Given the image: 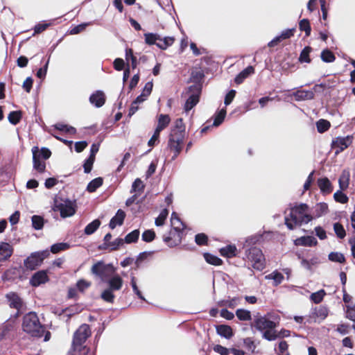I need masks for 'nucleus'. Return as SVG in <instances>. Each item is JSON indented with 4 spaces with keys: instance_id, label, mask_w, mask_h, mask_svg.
<instances>
[{
    "instance_id": "f257e3e1",
    "label": "nucleus",
    "mask_w": 355,
    "mask_h": 355,
    "mask_svg": "<svg viewBox=\"0 0 355 355\" xmlns=\"http://www.w3.org/2000/svg\"><path fill=\"white\" fill-rule=\"evenodd\" d=\"M312 220L309 211V206L301 203L290 209V212L286 215L285 225L289 230H293L296 226L306 224Z\"/></svg>"
},
{
    "instance_id": "f03ea898",
    "label": "nucleus",
    "mask_w": 355,
    "mask_h": 355,
    "mask_svg": "<svg viewBox=\"0 0 355 355\" xmlns=\"http://www.w3.org/2000/svg\"><path fill=\"white\" fill-rule=\"evenodd\" d=\"M277 318L270 320L267 317H258L254 321V327L263 332V338L268 340H275L277 338V331L275 328L278 324Z\"/></svg>"
},
{
    "instance_id": "7ed1b4c3",
    "label": "nucleus",
    "mask_w": 355,
    "mask_h": 355,
    "mask_svg": "<svg viewBox=\"0 0 355 355\" xmlns=\"http://www.w3.org/2000/svg\"><path fill=\"white\" fill-rule=\"evenodd\" d=\"M23 330L34 337H41L44 327L41 324L35 312H28L23 319Z\"/></svg>"
},
{
    "instance_id": "20e7f679",
    "label": "nucleus",
    "mask_w": 355,
    "mask_h": 355,
    "mask_svg": "<svg viewBox=\"0 0 355 355\" xmlns=\"http://www.w3.org/2000/svg\"><path fill=\"white\" fill-rule=\"evenodd\" d=\"M104 283L107 285V288L102 292L101 297L107 302H113L115 297L114 292L120 291L122 288L123 280L116 272Z\"/></svg>"
},
{
    "instance_id": "39448f33",
    "label": "nucleus",
    "mask_w": 355,
    "mask_h": 355,
    "mask_svg": "<svg viewBox=\"0 0 355 355\" xmlns=\"http://www.w3.org/2000/svg\"><path fill=\"white\" fill-rule=\"evenodd\" d=\"M244 259L254 269L261 271L266 267L265 257L259 248H248L245 249Z\"/></svg>"
},
{
    "instance_id": "423d86ee",
    "label": "nucleus",
    "mask_w": 355,
    "mask_h": 355,
    "mask_svg": "<svg viewBox=\"0 0 355 355\" xmlns=\"http://www.w3.org/2000/svg\"><path fill=\"white\" fill-rule=\"evenodd\" d=\"M91 272L105 282L116 272V268L112 263H105L103 261H98L92 266Z\"/></svg>"
},
{
    "instance_id": "0eeeda50",
    "label": "nucleus",
    "mask_w": 355,
    "mask_h": 355,
    "mask_svg": "<svg viewBox=\"0 0 355 355\" xmlns=\"http://www.w3.org/2000/svg\"><path fill=\"white\" fill-rule=\"evenodd\" d=\"M91 335V330L89 325L82 324L74 333L72 349L73 351L83 352V348L85 347L83 344Z\"/></svg>"
},
{
    "instance_id": "6e6552de",
    "label": "nucleus",
    "mask_w": 355,
    "mask_h": 355,
    "mask_svg": "<svg viewBox=\"0 0 355 355\" xmlns=\"http://www.w3.org/2000/svg\"><path fill=\"white\" fill-rule=\"evenodd\" d=\"M49 251L48 250L33 252L24 260V266L28 269L35 270L42 264L44 259L49 257Z\"/></svg>"
},
{
    "instance_id": "1a4fd4ad",
    "label": "nucleus",
    "mask_w": 355,
    "mask_h": 355,
    "mask_svg": "<svg viewBox=\"0 0 355 355\" xmlns=\"http://www.w3.org/2000/svg\"><path fill=\"white\" fill-rule=\"evenodd\" d=\"M76 202L70 200H65L63 202H55L54 210L58 211L62 218L72 216L76 213Z\"/></svg>"
},
{
    "instance_id": "9d476101",
    "label": "nucleus",
    "mask_w": 355,
    "mask_h": 355,
    "mask_svg": "<svg viewBox=\"0 0 355 355\" xmlns=\"http://www.w3.org/2000/svg\"><path fill=\"white\" fill-rule=\"evenodd\" d=\"M201 89V85L199 84L193 85L188 87L189 96L184 104L185 112L190 111L198 103Z\"/></svg>"
},
{
    "instance_id": "9b49d317",
    "label": "nucleus",
    "mask_w": 355,
    "mask_h": 355,
    "mask_svg": "<svg viewBox=\"0 0 355 355\" xmlns=\"http://www.w3.org/2000/svg\"><path fill=\"white\" fill-rule=\"evenodd\" d=\"M185 137L178 135H169L168 142V148L173 152V155L171 157L172 160H175L182 150V146Z\"/></svg>"
},
{
    "instance_id": "f8f14e48",
    "label": "nucleus",
    "mask_w": 355,
    "mask_h": 355,
    "mask_svg": "<svg viewBox=\"0 0 355 355\" xmlns=\"http://www.w3.org/2000/svg\"><path fill=\"white\" fill-rule=\"evenodd\" d=\"M352 138L349 136L345 137H338L332 141V148L336 149L335 153L337 155L346 149L352 143Z\"/></svg>"
},
{
    "instance_id": "ddd939ff",
    "label": "nucleus",
    "mask_w": 355,
    "mask_h": 355,
    "mask_svg": "<svg viewBox=\"0 0 355 355\" xmlns=\"http://www.w3.org/2000/svg\"><path fill=\"white\" fill-rule=\"evenodd\" d=\"M49 280L46 270H40L35 272L30 279V284L33 286H39L42 284H44Z\"/></svg>"
},
{
    "instance_id": "4468645a",
    "label": "nucleus",
    "mask_w": 355,
    "mask_h": 355,
    "mask_svg": "<svg viewBox=\"0 0 355 355\" xmlns=\"http://www.w3.org/2000/svg\"><path fill=\"white\" fill-rule=\"evenodd\" d=\"M295 31V28H288L286 30H284L279 35L276 36L274 37L268 44V46L270 47H274L276 45H277L280 42H282L284 40H286L292 37L294 34V32Z\"/></svg>"
},
{
    "instance_id": "2eb2a0df",
    "label": "nucleus",
    "mask_w": 355,
    "mask_h": 355,
    "mask_svg": "<svg viewBox=\"0 0 355 355\" xmlns=\"http://www.w3.org/2000/svg\"><path fill=\"white\" fill-rule=\"evenodd\" d=\"M10 307L17 311H20L23 306V301L21 297L15 293H10L6 295Z\"/></svg>"
},
{
    "instance_id": "dca6fc26",
    "label": "nucleus",
    "mask_w": 355,
    "mask_h": 355,
    "mask_svg": "<svg viewBox=\"0 0 355 355\" xmlns=\"http://www.w3.org/2000/svg\"><path fill=\"white\" fill-rule=\"evenodd\" d=\"M89 102L96 107H102L105 103L104 92L101 90H97L90 96Z\"/></svg>"
},
{
    "instance_id": "f3484780",
    "label": "nucleus",
    "mask_w": 355,
    "mask_h": 355,
    "mask_svg": "<svg viewBox=\"0 0 355 355\" xmlns=\"http://www.w3.org/2000/svg\"><path fill=\"white\" fill-rule=\"evenodd\" d=\"M37 147L34 146L32 148L33 153V168L36 170L38 173H44L46 169V164L44 161L39 159L37 156Z\"/></svg>"
},
{
    "instance_id": "a211bd4d",
    "label": "nucleus",
    "mask_w": 355,
    "mask_h": 355,
    "mask_svg": "<svg viewBox=\"0 0 355 355\" xmlns=\"http://www.w3.org/2000/svg\"><path fill=\"white\" fill-rule=\"evenodd\" d=\"M13 252L12 247L8 243L1 242L0 243V261H4L8 259Z\"/></svg>"
},
{
    "instance_id": "6ab92c4d",
    "label": "nucleus",
    "mask_w": 355,
    "mask_h": 355,
    "mask_svg": "<svg viewBox=\"0 0 355 355\" xmlns=\"http://www.w3.org/2000/svg\"><path fill=\"white\" fill-rule=\"evenodd\" d=\"M125 217V212L121 209H119L116 211V215L111 218L110 223H109V227L112 230H113L117 225H119V226L121 225L123 223Z\"/></svg>"
},
{
    "instance_id": "aec40b11",
    "label": "nucleus",
    "mask_w": 355,
    "mask_h": 355,
    "mask_svg": "<svg viewBox=\"0 0 355 355\" xmlns=\"http://www.w3.org/2000/svg\"><path fill=\"white\" fill-rule=\"evenodd\" d=\"M317 184H318V187L320 189V191L322 193H324V194L330 193L333 190V187L331 185V182L326 177L319 178L317 180Z\"/></svg>"
},
{
    "instance_id": "412c9836",
    "label": "nucleus",
    "mask_w": 355,
    "mask_h": 355,
    "mask_svg": "<svg viewBox=\"0 0 355 355\" xmlns=\"http://www.w3.org/2000/svg\"><path fill=\"white\" fill-rule=\"evenodd\" d=\"M170 135L185 137V125L182 119L179 118L175 120Z\"/></svg>"
},
{
    "instance_id": "4be33fe9",
    "label": "nucleus",
    "mask_w": 355,
    "mask_h": 355,
    "mask_svg": "<svg viewBox=\"0 0 355 355\" xmlns=\"http://www.w3.org/2000/svg\"><path fill=\"white\" fill-rule=\"evenodd\" d=\"M263 239L262 234H256L252 236H248L245 239V241L243 243V249H247L248 248H256L254 246L257 243H260Z\"/></svg>"
},
{
    "instance_id": "5701e85b",
    "label": "nucleus",
    "mask_w": 355,
    "mask_h": 355,
    "mask_svg": "<svg viewBox=\"0 0 355 355\" xmlns=\"http://www.w3.org/2000/svg\"><path fill=\"white\" fill-rule=\"evenodd\" d=\"M254 73V69L252 66H249L241 71L235 78L234 81L236 84H241L250 75Z\"/></svg>"
},
{
    "instance_id": "b1692460",
    "label": "nucleus",
    "mask_w": 355,
    "mask_h": 355,
    "mask_svg": "<svg viewBox=\"0 0 355 355\" xmlns=\"http://www.w3.org/2000/svg\"><path fill=\"white\" fill-rule=\"evenodd\" d=\"M297 257L301 260V266L308 270H311L313 266H316L320 263L319 259L316 257H312L309 260L303 258L300 254H298Z\"/></svg>"
},
{
    "instance_id": "393cba45",
    "label": "nucleus",
    "mask_w": 355,
    "mask_h": 355,
    "mask_svg": "<svg viewBox=\"0 0 355 355\" xmlns=\"http://www.w3.org/2000/svg\"><path fill=\"white\" fill-rule=\"evenodd\" d=\"M297 101L311 100L314 98V93L309 90H298L293 94Z\"/></svg>"
},
{
    "instance_id": "a878e982",
    "label": "nucleus",
    "mask_w": 355,
    "mask_h": 355,
    "mask_svg": "<svg viewBox=\"0 0 355 355\" xmlns=\"http://www.w3.org/2000/svg\"><path fill=\"white\" fill-rule=\"evenodd\" d=\"M318 243L316 239L311 236H302L295 241V244L303 246H314Z\"/></svg>"
},
{
    "instance_id": "bb28decb",
    "label": "nucleus",
    "mask_w": 355,
    "mask_h": 355,
    "mask_svg": "<svg viewBox=\"0 0 355 355\" xmlns=\"http://www.w3.org/2000/svg\"><path fill=\"white\" fill-rule=\"evenodd\" d=\"M349 177V171L348 170H343L338 180L339 187L341 190H345L348 188Z\"/></svg>"
},
{
    "instance_id": "cd10ccee",
    "label": "nucleus",
    "mask_w": 355,
    "mask_h": 355,
    "mask_svg": "<svg viewBox=\"0 0 355 355\" xmlns=\"http://www.w3.org/2000/svg\"><path fill=\"white\" fill-rule=\"evenodd\" d=\"M171 224L173 226V230L177 232H180L185 228L184 224L175 212H173L171 214Z\"/></svg>"
},
{
    "instance_id": "c85d7f7f",
    "label": "nucleus",
    "mask_w": 355,
    "mask_h": 355,
    "mask_svg": "<svg viewBox=\"0 0 355 355\" xmlns=\"http://www.w3.org/2000/svg\"><path fill=\"white\" fill-rule=\"evenodd\" d=\"M101 223L99 219H95L89 223L84 230V233L86 235H91L94 234L100 227Z\"/></svg>"
},
{
    "instance_id": "c756f323",
    "label": "nucleus",
    "mask_w": 355,
    "mask_h": 355,
    "mask_svg": "<svg viewBox=\"0 0 355 355\" xmlns=\"http://www.w3.org/2000/svg\"><path fill=\"white\" fill-rule=\"evenodd\" d=\"M217 333L226 338H230L232 336V330L227 325L220 324L216 327Z\"/></svg>"
},
{
    "instance_id": "7c9ffc66",
    "label": "nucleus",
    "mask_w": 355,
    "mask_h": 355,
    "mask_svg": "<svg viewBox=\"0 0 355 355\" xmlns=\"http://www.w3.org/2000/svg\"><path fill=\"white\" fill-rule=\"evenodd\" d=\"M103 182V180L102 178H96L89 182L87 187V191L93 193L96 191L98 188H99Z\"/></svg>"
},
{
    "instance_id": "2f4dec72",
    "label": "nucleus",
    "mask_w": 355,
    "mask_h": 355,
    "mask_svg": "<svg viewBox=\"0 0 355 355\" xmlns=\"http://www.w3.org/2000/svg\"><path fill=\"white\" fill-rule=\"evenodd\" d=\"M236 248L235 245H229L220 250V253L222 256L228 258L233 257L236 255Z\"/></svg>"
},
{
    "instance_id": "473e14b6",
    "label": "nucleus",
    "mask_w": 355,
    "mask_h": 355,
    "mask_svg": "<svg viewBox=\"0 0 355 355\" xmlns=\"http://www.w3.org/2000/svg\"><path fill=\"white\" fill-rule=\"evenodd\" d=\"M174 41L175 40L173 37H164V38L160 37V40H159L157 46L160 49L165 50L168 46H171Z\"/></svg>"
},
{
    "instance_id": "72a5a7b5",
    "label": "nucleus",
    "mask_w": 355,
    "mask_h": 355,
    "mask_svg": "<svg viewBox=\"0 0 355 355\" xmlns=\"http://www.w3.org/2000/svg\"><path fill=\"white\" fill-rule=\"evenodd\" d=\"M53 127L55 129L59 131L64 132L70 135H75L76 133V130L75 128L62 123H58L55 124Z\"/></svg>"
},
{
    "instance_id": "f704fd0d",
    "label": "nucleus",
    "mask_w": 355,
    "mask_h": 355,
    "mask_svg": "<svg viewBox=\"0 0 355 355\" xmlns=\"http://www.w3.org/2000/svg\"><path fill=\"white\" fill-rule=\"evenodd\" d=\"M145 42L148 45H153L157 44L160 40V35L157 33H147L144 34Z\"/></svg>"
},
{
    "instance_id": "c9c22d12",
    "label": "nucleus",
    "mask_w": 355,
    "mask_h": 355,
    "mask_svg": "<svg viewBox=\"0 0 355 355\" xmlns=\"http://www.w3.org/2000/svg\"><path fill=\"white\" fill-rule=\"evenodd\" d=\"M328 211V205L325 202H320L316 204L314 207V214L316 217L326 214Z\"/></svg>"
},
{
    "instance_id": "e433bc0d",
    "label": "nucleus",
    "mask_w": 355,
    "mask_h": 355,
    "mask_svg": "<svg viewBox=\"0 0 355 355\" xmlns=\"http://www.w3.org/2000/svg\"><path fill=\"white\" fill-rule=\"evenodd\" d=\"M171 121V119L168 114H160L158 119V124L157 128L163 130L166 128Z\"/></svg>"
},
{
    "instance_id": "4c0bfd02",
    "label": "nucleus",
    "mask_w": 355,
    "mask_h": 355,
    "mask_svg": "<svg viewBox=\"0 0 355 355\" xmlns=\"http://www.w3.org/2000/svg\"><path fill=\"white\" fill-rule=\"evenodd\" d=\"M266 279L274 280L275 286H277L282 282L284 279V275L281 272L275 270L272 273L266 275Z\"/></svg>"
},
{
    "instance_id": "58836bf2",
    "label": "nucleus",
    "mask_w": 355,
    "mask_h": 355,
    "mask_svg": "<svg viewBox=\"0 0 355 355\" xmlns=\"http://www.w3.org/2000/svg\"><path fill=\"white\" fill-rule=\"evenodd\" d=\"M329 260L332 262H337L343 263L345 262V257L344 254L338 252H332L328 255Z\"/></svg>"
},
{
    "instance_id": "ea45409f",
    "label": "nucleus",
    "mask_w": 355,
    "mask_h": 355,
    "mask_svg": "<svg viewBox=\"0 0 355 355\" xmlns=\"http://www.w3.org/2000/svg\"><path fill=\"white\" fill-rule=\"evenodd\" d=\"M312 51V48L310 46H305L303 50L301 51L299 61L301 63L306 62L309 63L311 62V59L309 58V54Z\"/></svg>"
},
{
    "instance_id": "a19ab883",
    "label": "nucleus",
    "mask_w": 355,
    "mask_h": 355,
    "mask_svg": "<svg viewBox=\"0 0 355 355\" xmlns=\"http://www.w3.org/2000/svg\"><path fill=\"white\" fill-rule=\"evenodd\" d=\"M241 300L238 297H234L223 302L224 307L220 311H227V309H234Z\"/></svg>"
},
{
    "instance_id": "79ce46f5",
    "label": "nucleus",
    "mask_w": 355,
    "mask_h": 355,
    "mask_svg": "<svg viewBox=\"0 0 355 355\" xmlns=\"http://www.w3.org/2000/svg\"><path fill=\"white\" fill-rule=\"evenodd\" d=\"M325 295H326L325 291L323 289H321L317 292L311 293L310 295V300L311 302H314L315 304H319L322 301V300Z\"/></svg>"
},
{
    "instance_id": "37998d69",
    "label": "nucleus",
    "mask_w": 355,
    "mask_h": 355,
    "mask_svg": "<svg viewBox=\"0 0 355 355\" xmlns=\"http://www.w3.org/2000/svg\"><path fill=\"white\" fill-rule=\"evenodd\" d=\"M13 325L10 322L4 324L0 327V340L6 338L10 331L13 330Z\"/></svg>"
},
{
    "instance_id": "c03bdc74",
    "label": "nucleus",
    "mask_w": 355,
    "mask_h": 355,
    "mask_svg": "<svg viewBox=\"0 0 355 355\" xmlns=\"http://www.w3.org/2000/svg\"><path fill=\"white\" fill-rule=\"evenodd\" d=\"M21 116V112L12 111L10 112L8 114V119L11 124L17 125L18 123H19Z\"/></svg>"
},
{
    "instance_id": "a18cd8bd",
    "label": "nucleus",
    "mask_w": 355,
    "mask_h": 355,
    "mask_svg": "<svg viewBox=\"0 0 355 355\" xmlns=\"http://www.w3.org/2000/svg\"><path fill=\"white\" fill-rule=\"evenodd\" d=\"M91 282L81 279L76 282V289H78L79 293H83L91 286Z\"/></svg>"
},
{
    "instance_id": "49530a36",
    "label": "nucleus",
    "mask_w": 355,
    "mask_h": 355,
    "mask_svg": "<svg viewBox=\"0 0 355 355\" xmlns=\"http://www.w3.org/2000/svg\"><path fill=\"white\" fill-rule=\"evenodd\" d=\"M139 230H135L132 232L128 234L125 239H123L124 242L126 243H135L137 241L139 236Z\"/></svg>"
},
{
    "instance_id": "de8ad7c7",
    "label": "nucleus",
    "mask_w": 355,
    "mask_h": 355,
    "mask_svg": "<svg viewBox=\"0 0 355 355\" xmlns=\"http://www.w3.org/2000/svg\"><path fill=\"white\" fill-rule=\"evenodd\" d=\"M321 59L324 62H332L335 60L334 54L329 49H324L321 52Z\"/></svg>"
},
{
    "instance_id": "09e8293b",
    "label": "nucleus",
    "mask_w": 355,
    "mask_h": 355,
    "mask_svg": "<svg viewBox=\"0 0 355 355\" xmlns=\"http://www.w3.org/2000/svg\"><path fill=\"white\" fill-rule=\"evenodd\" d=\"M32 225L35 230H40L44 226V219L42 216L34 215L32 216Z\"/></svg>"
},
{
    "instance_id": "8fccbe9b",
    "label": "nucleus",
    "mask_w": 355,
    "mask_h": 355,
    "mask_svg": "<svg viewBox=\"0 0 355 355\" xmlns=\"http://www.w3.org/2000/svg\"><path fill=\"white\" fill-rule=\"evenodd\" d=\"M330 123L325 119H320L316 122L317 130L320 133H323L330 128Z\"/></svg>"
},
{
    "instance_id": "3c124183",
    "label": "nucleus",
    "mask_w": 355,
    "mask_h": 355,
    "mask_svg": "<svg viewBox=\"0 0 355 355\" xmlns=\"http://www.w3.org/2000/svg\"><path fill=\"white\" fill-rule=\"evenodd\" d=\"M204 257L207 263L214 266H219L222 263L220 258L210 253H205Z\"/></svg>"
},
{
    "instance_id": "603ef678",
    "label": "nucleus",
    "mask_w": 355,
    "mask_h": 355,
    "mask_svg": "<svg viewBox=\"0 0 355 355\" xmlns=\"http://www.w3.org/2000/svg\"><path fill=\"white\" fill-rule=\"evenodd\" d=\"M69 248V244L67 243H58L51 246V252L53 254L58 253L60 251H64Z\"/></svg>"
},
{
    "instance_id": "864d4df0",
    "label": "nucleus",
    "mask_w": 355,
    "mask_h": 355,
    "mask_svg": "<svg viewBox=\"0 0 355 355\" xmlns=\"http://www.w3.org/2000/svg\"><path fill=\"white\" fill-rule=\"evenodd\" d=\"M168 214L167 209H164L161 211L157 218H155V224L156 226H162L164 225L165 220Z\"/></svg>"
},
{
    "instance_id": "5fc2aeb1",
    "label": "nucleus",
    "mask_w": 355,
    "mask_h": 355,
    "mask_svg": "<svg viewBox=\"0 0 355 355\" xmlns=\"http://www.w3.org/2000/svg\"><path fill=\"white\" fill-rule=\"evenodd\" d=\"M144 187L143 182L139 178H137L132 183L131 192H137L140 194L143 192Z\"/></svg>"
},
{
    "instance_id": "6e6d98bb",
    "label": "nucleus",
    "mask_w": 355,
    "mask_h": 355,
    "mask_svg": "<svg viewBox=\"0 0 355 355\" xmlns=\"http://www.w3.org/2000/svg\"><path fill=\"white\" fill-rule=\"evenodd\" d=\"M226 115V110L222 109L220 110L215 116L213 125L218 126L220 125L225 119Z\"/></svg>"
},
{
    "instance_id": "4d7b16f0",
    "label": "nucleus",
    "mask_w": 355,
    "mask_h": 355,
    "mask_svg": "<svg viewBox=\"0 0 355 355\" xmlns=\"http://www.w3.org/2000/svg\"><path fill=\"white\" fill-rule=\"evenodd\" d=\"M299 27L300 31H304L306 36H309L311 34V28L309 21L306 19H302L299 23Z\"/></svg>"
},
{
    "instance_id": "13d9d810",
    "label": "nucleus",
    "mask_w": 355,
    "mask_h": 355,
    "mask_svg": "<svg viewBox=\"0 0 355 355\" xmlns=\"http://www.w3.org/2000/svg\"><path fill=\"white\" fill-rule=\"evenodd\" d=\"M142 240L149 243L153 241L155 238V233L153 230H148L144 232L141 235Z\"/></svg>"
},
{
    "instance_id": "bf43d9fd",
    "label": "nucleus",
    "mask_w": 355,
    "mask_h": 355,
    "mask_svg": "<svg viewBox=\"0 0 355 355\" xmlns=\"http://www.w3.org/2000/svg\"><path fill=\"white\" fill-rule=\"evenodd\" d=\"M334 232H335L336 236L339 239H343L345 236V235H346L345 230L343 226L340 223H336L334 225Z\"/></svg>"
},
{
    "instance_id": "052dcab7",
    "label": "nucleus",
    "mask_w": 355,
    "mask_h": 355,
    "mask_svg": "<svg viewBox=\"0 0 355 355\" xmlns=\"http://www.w3.org/2000/svg\"><path fill=\"white\" fill-rule=\"evenodd\" d=\"M204 78V73L200 71H193L191 75V81L194 83V85L200 84V81Z\"/></svg>"
},
{
    "instance_id": "680f3d73",
    "label": "nucleus",
    "mask_w": 355,
    "mask_h": 355,
    "mask_svg": "<svg viewBox=\"0 0 355 355\" xmlns=\"http://www.w3.org/2000/svg\"><path fill=\"white\" fill-rule=\"evenodd\" d=\"M343 190H338L334 194V200L336 202H340V203H346L348 201V197L343 193Z\"/></svg>"
},
{
    "instance_id": "e2e57ef3",
    "label": "nucleus",
    "mask_w": 355,
    "mask_h": 355,
    "mask_svg": "<svg viewBox=\"0 0 355 355\" xmlns=\"http://www.w3.org/2000/svg\"><path fill=\"white\" fill-rule=\"evenodd\" d=\"M51 153L50 150L47 148H42L40 150L37 148V156L39 159H47L50 157Z\"/></svg>"
},
{
    "instance_id": "0e129e2a",
    "label": "nucleus",
    "mask_w": 355,
    "mask_h": 355,
    "mask_svg": "<svg viewBox=\"0 0 355 355\" xmlns=\"http://www.w3.org/2000/svg\"><path fill=\"white\" fill-rule=\"evenodd\" d=\"M124 243V241L123 239L118 238L115 239L112 242H110L107 245V248H110V250H118L120 246L123 245Z\"/></svg>"
},
{
    "instance_id": "69168bd1",
    "label": "nucleus",
    "mask_w": 355,
    "mask_h": 355,
    "mask_svg": "<svg viewBox=\"0 0 355 355\" xmlns=\"http://www.w3.org/2000/svg\"><path fill=\"white\" fill-rule=\"evenodd\" d=\"M161 131L162 130H159L158 128H155L154 134L148 142V145L149 146L153 147L155 145L156 143L159 141V137Z\"/></svg>"
},
{
    "instance_id": "338daca9",
    "label": "nucleus",
    "mask_w": 355,
    "mask_h": 355,
    "mask_svg": "<svg viewBox=\"0 0 355 355\" xmlns=\"http://www.w3.org/2000/svg\"><path fill=\"white\" fill-rule=\"evenodd\" d=\"M208 238L206 234L203 233L198 234L195 236V241L198 245H203L207 244Z\"/></svg>"
},
{
    "instance_id": "774afa93",
    "label": "nucleus",
    "mask_w": 355,
    "mask_h": 355,
    "mask_svg": "<svg viewBox=\"0 0 355 355\" xmlns=\"http://www.w3.org/2000/svg\"><path fill=\"white\" fill-rule=\"evenodd\" d=\"M49 63V58L47 60V61L46 62L44 67L42 68H40L38 69V71H37L36 76L37 78H39L40 79H44L45 78L46 72H47Z\"/></svg>"
}]
</instances>
